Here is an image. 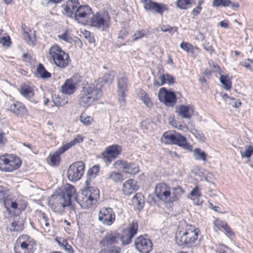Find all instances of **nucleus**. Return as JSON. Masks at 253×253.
I'll return each mask as SVG.
<instances>
[{
  "instance_id": "9d476101",
  "label": "nucleus",
  "mask_w": 253,
  "mask_h": 253,
  "mask_svg": "<svg viewBox=\"0 0 253 253\" xmlns=\"http://www.w3.org/2000/svg\"><path fill=\"white\" fill-rule=\"evenodd\" d=\"M138 230V223L136 220L132 221L124 229L122 235L120 236L122 244L128 245L132 241L133 237L136 234Z\"/></svg>"
},
{
  "instance_id": "58836bf2",
  "label": "nucleus",
  "mask_w": 253,
  "mask_h": 253,
  "mask_svg": "<svg viewBox=\"0 0 253 253\" xmlns=\"http://www.w3.org/2000/svg\"><path fill=\"white\" fill-rule=\"evenodd\" d=\"M61 154H62L59 153V151L58 150L53 154L50 155L49 159H50V164L52 165H56L58 164V163L60 161V155Z\"/></svg>"
},
{
  "instance_id": "6e6d98bb",
  "label": "nucleus",
  "mask_w": 253,
  "mask_h": 253,
  "mask_svg": "<svg viewBox=\"0 0 253 253\" xmlns=\"http://www.w3.org/2000/svg\"><path fill=\"white\" fill-rule=\"evenodd\" d=\"M220 226L224 229L225 232L229 236H231L233 235L234 234L233 232L231 231L230 228L226 222H221L220 224Z\"/></svg>"
},
{
  "instance_id": "79ce46f5",
  "label": "nucleus",
  "mask_w": 253,
  "mask_h": 253,
  "mask_svg": "<svg viewBox=\"0 0 253 253\" xmlns=\"http://www.w3.org/2000/svg\"><path fill=\"white\" fill-rule=\"evenodd\" d=\"M80 121L84 125H90L93 122L92 117L87 116L85 114H82L80 117Z\"/></svg>"
},
{
  "instance_id": "dca6fc26",
  "label": "nucleus",
  "mask_w": 253,
  "mask_h": 253,
  "mask_svg": "<svg viewBox=\"0 0 253 253\" xmlns=\"http://www.w3.org/2000/svg\"><path fill=\"white\" fill-rule=\"evenodd\" d=\"M81 81V77L76 74L69 79L66 80L61 86L62 92L66 94L73 93L76 89V85Z\"/></svg>"
},
{
  "instance_id": "c9c22d12",
  "label": "nucleus",
  "mask_w": 253,
  "mask_h": 253,
  "mask_svg": "<svg viewBox=\"0 0 253 253\" xmlns=\"http://www.w3.org/2000/svg\"><path fill=\"white\" fill-rule=\"evenodd\" d=\"M194 156L195 159L197 160L206 161V153L199 148H196L194 151Z\"/></svg>"
},
{
  "instance_id": "cd10ccee",
  "label": "nucleus",
  "mask_w": 253,
  "mask_h": 253,
  "mask_svg": "<svg viewBox=\"0 0 253 253\" xmlns=\"http://www.w3.org/2000/svg\"><path fill=\"white\" fill-rule=\"evenodd\" d=\"M92 13L91 8L87 5H79L74 16H87Z\"/></svg>"
},
{
  "instance_id": "9b49d317",
  "label": "nucleus",
  "mask_w": 253,
  "mask_h": 253,
  "mask_svg": "<svg viewBox=\"0 0 253 253\" xmlns=\"http://www.w3.org/2000/svg\"><path fill=\"white\" fill-rule=\"evenodd\" d=\"M115 212L111 208L103 207L99 211L98 220L104 225H112L115 220Z\"/></svg>"
},
{
  "instance_id": "09e8293b",
  "label": "nucleus",
  "mask_w": 253,
  "mask_h": 253,
  "mask_svg": "<svg viewBox=\"0 0 253 253\" xmlns=\"http://www.w3.org/2000/svg\"><path fill=\"white\" fill-rule=\"evenodd\" d=\"M0 43L4 47H9L11 44L10 37H2L0 39Z\"/></svg>"
},
{
  "instance_id": "603ef678",
  "label": "nucleus",
  "mask_w": 253,
  "mask_h": 253,
  "mask_svg": "<svg viewBox=\"0 0 253 253\" xmlns=\"http://www.w3.org/2000/svg\"><path fill=\"white\" fill-rule=\"evenodd\" d=\"M59 39L63 40L67 42H71L72 41V38L67 31H66L62 34L58 36Z\"/></svg>"
},
{
  "instance_id": "c756f323",
  "label": "nucleus",
  "mask_w": 253,
  "mask_h": 253,
  "mask_svg": "<svg viewBox=\"0 0 253 253\" xmlns=\"http://www.w3.org/2000/svg\"><path fill=\"white\" fill-rule=\"evenodd\" d=\"M132 203L138 207V208H142L144 204L143 195L140 193H136L132 199Z\"/></svg>"
},
{
  "instance_id": "ddd939ff",
  "label": "nucleus",
  "mask_w": 253,
  "mask_h": 253,
  "mask_svg": "<svg viewBox=\"0 0 253 253\" xmlns=\"http://www.w3.org/2000/svg\"><path fill=\"white\" fill-rule=\"evenodd\" d=\"M143 3L145 10L162 15L168 10V6L163 3H158L151 0H140Z\"/></svg>"
},
{
  "instance_id": "f8f14e48",
  "label": "nucleus",
  "mask_w": 253,
  "mask_h": 253,
  "mask_svg": "<svg viewBox=\"0 0 253 253\" xmlns=\"http://www.w3.org/2000/svg\"><path fill=\"white\" fill-rule=\"evenodd\" d=\"M127 78L125 75H121L118 81V100L121 106H125V97L127 91Z\"/></svg>"
},
{
  "instance_id": "680f3d73",
  "label": "nucleus",
  "mask_w": 253,
  "mask_h": 253,
  "mask_svg": "<svg viewBox=\"0 0 253 253\" xmlns=\"http://www.w3.org/2000/svg\"><path fill=\"white\" fill-rule=\"evenodd\" d=\"M128 32L126 29L121 30L118 34V38L124 39H125L128 35Z\"/></svg>"
},
{
  "instance_id": "a19ab883",
  "label": "nucleus",
  "mask_w": 253,
  "mask_h": 253,
  "mask_svg": "<svg viewBox=\"0 0 253 253\" xmlns=\"http://www.w3.org/2000/svg\"><path fill=\"white\" fill-rule=\"evenodd\" d=\"M231 1L230 0H213L212 6L214 7H225L229 5Z\"/></svg>"
},
{
  "instance_id": "6ab92c4d",
  "label": "nucleus",
  "mask_w": 253,
  "mask_h": 253,
  "mask_svg": "<svg viewBox=\"0 0 253 253\" xmlns=\"http://www.w3.org/2000/svg\"><path fill=\"white\" fill-rule=\"evenodd\" d=\"M114 167L116 169H123L125 172L131 174H135L139 171V168L135 164L123 160L116 161L114 163Z\"/></svg>"
},
{
  "instance_id": "ea45409f",
  "label": "nucleus",
  "mask_w": 253,
  "mask_h": 253,
  "mask_svg": "<svg viewBox=\"0 0 253 253\" xmlns=\"http://www.w3.org/2000/svg\"><path fill=\"white\" fill-rule=\"evenodd\" d=\"M140 97L141 99L147 107H151L152 103L150 98L146 92L144 91L142 92L140 94Z\"/></svg>"
},
{
  "instance_id": "4be33fe9",
  "label": "nucleus",
  "mask_w": 253,
  "mask_h": 253,
  "mask_svg": "<svg viewBox=\"0 0 253 253\" xmlns=\"http://www.w3.org/2000/svg\"><path fill=\"white\" fill-rule=\"evenodd\" d=\"M106 17V19H104L103 17H91L90 19V25L93 27L102 28L104 30L109 26L110 17Z\"/></svg>"
},
{
  "instance_id": "3c124183",
  "label": "nucleus",
  "mask_w": 253,
  "mask_h": 253,
  "mask_svg": "<svg viewBox=\"0 0 253 253\" xmlns=\"http://www.w3.org/2000/svg\"><path fill=\"white\" fill-rule=\"evenodd\" d=\"M99 171V167L98 166H94L89 169L87 171V174L92 177H95L96 174Z\"/></svg>"
},
{
  "instance_id": "c03bdc74",
  "label": "nucleus",
  "mask_w": 253,
  "mask_h": 253,
  "mask_svg": "<svg viewBox=\"0 0 253 253\" xmlns=\"http://www.w3.org/2000/svg\"><path fill=\"white\" fill-rule=\"evenodd\" d=\"M121 249L117 246H111L102 250L98 253H120Z\"/></svg>"
},
{
  "instance_id": "aec40b11",
  "label": "nucleus",
  "mask_w": 253,
  "mask_h": 253,
  "mask_svg": "<svg viewBox=\"0 0 253 253\" xmlns=\"http://www.w3.org/2000/svg\"><path fill=\"white\" fill-rule=\"evenodd\" d=\"M120 240V234L116 231H110L103 238L100 242L102 246H108L117 243Z\"/></svg>"
},
{
  "instance_id": "37998d69",
  "label": "nucleus",
  "mask_w": 253,
  "mask_h": 253,
  "mask_svg": "<svg viewBox=\"0 0 253 253\" xmlns=\"http://www.w3.org/2000/svg\"><path fill=\"white\" fill-rule=\"evenodd\" d=\"M160 29L163 32H168L171 35L177 31V28L171 27L169 25H162L160 26Z\"/></svg>"
},
{
  "instance_id": "bb28decb",
  "label": "nucleus",
  "mask_w": 253,
  "mask_h": 253,
  "mask_svg": "<svg viewBox=\"0 0 253 253\" xmlns=\"http://www.w3.org/2000/svg\"><path fill=\"white\" fill-rule=\"evenodd\" d=\"M190 199L193 201L194 204L199 205L203 203V200L201 197V193L198 186L195 187L190 192Z\"/></svg>"
},
{
  "instance_id": "bf43d9fd",
  "label": "nucleus",
  "mask_w": 253,
  "mask_h": 253,
  "mask_svg": "<svg viewBox=\"0 0 253 253\" xmlns=\"http://www.w3.org/2000/svg\"><path fill=\"white\" fill-rule=\"evenodd\" d=\"M25 40L30 44L33 45L34 44V38H31L27 32H24L23 34Z\"/></svg>"
},
{
  "instance_id": "b1692460",
  "label": "nucleus",
  "mask_w": 253,
  "mask_h": 253,
  "mask_svg": "<svg viewBox=\"0 0 253 253\" xmlns=\"http://www.w3.org/2000/svg\"><path fill=\"white\" fill-rule=\"evenodd\" d=\"M20 93L31 102L36 103L37 101L34 98V92L33 87L28 84H23L20 88Z\"/></svg>"
},
{
  "instance_id": "4c0bfd02",
  "label": "nucleus",
  "mask_w": 253,
  "mask_h": 253,
  "mask_svg": "<svg viewBox=\"0 0 253 253\" xmlns=\"http://www.w3.org/2000/svg\"><path fill=\"white\" fill-rule=\"evenodd\" d=\"M220 82L223 85L224 88L226 90H229L231 87V82L227 76L221 75L220 77Z\"/></svg>"
},
{
  "instance_id": "4468645a",
  "label": "nucleus",
  "mask_w": 253,
  "mask_h": 253,
  "mask_svg": "<svg viewBox=\"0 0 253 253\" xmlns=\"http://www.w3.org/2000/svg\"><path fill=\"white\" fill-rule=\"evenodd\" d=\"M134 246L137 251L142 253H149L152 249V242L146 235L136 238L134 240Z\"/></svg>"
},
{
  "instance_id": "7c9ffc66",
  "label": "nucleus",
  "mask_w": 253,
  "mask_h": 253,
  "mask_svg": "<svg viewBox=\"0 0 253 253\" xmlns=\"http://www.w3.org/2000/svg\"><path fill=\"white\" fill-rule=\"evenodd\" d=\"M37 72L39 76L42 78H48L51 77V74L45 70L43 65L41 63L38 65Z\"/></svg>"
},
{
  "instance_id": "5fc2aeb1",
  "label": "nucleus",
  "mask_w": 253,
  "mask_h": 253,
  "mask_svg": "<svg viewBox=\"0 0 253 253\" xmlns=\"http://www.w3.org/2000/svg\"><path fill=\"white\" fill-rule=\"evenodd\" d=\"M73 144L71 142V141H70L68 143H67L63 145L61 147H60L58 149V150L59 151V153L63 154L67 150H69L70 148H71L72 146H73Z\"/></svg>"
},
{
  "instance_id": "f704fd0d",
  "label": "nucleus",
  "mask_w": 253,
  "mask_h": 253,
  "mask_svg": "<svg viewBox=\"0 0 253 253\" xmlns=\"http://www.w3.org/2000/svg\"><path fill=\"white\" fill-rule=\"evenodd\" d=\"M242 158H250L253 154V145H246L244 151H240Z\"/></svg>"
},
{
  "instance_id": "f3484780",
  "label": "nucleus",
  "mask_w": 253,
  "mask_h": 253,
  "mask_svg": "<svg viewBox=\"0 0 253 253\" xmlns=\"http://www.w3.org/2000/svg\"><path fill=\"white\" fill-rule=\"evenodd\" d=\"M5 109L17 116L22 117L26 114L27 110L23 104L19 101H9L5 103Z\"/></svg>"
},
{
  "instance_id": "2eb2a0df",
  "label": "nucleus",
  "mask_w": 253,
  "mask_h": 253,
  "mask_svg": "<svg viewBox=\"0 0 253 253\" xmlns=\"http://www.w3.org/2000/svg\"><path fill=\"white\" fill-rule=\"evenodd\" d=\"M158 97L160 100L167 106L172 107L175 104L176 97L175 93L173 91L167 90L165 87L160 89Z\"/></svg>"
},
{
  "instance_id": "f03ea898",
  "label": "nucleus",
  "mask_w": 253,
  "mask_h": 253,
  "mask_svg": "<svg viewBox=\"0 0 253 253\" xmlns=\"http://www.w3.org/2000/svg\"><path fill=\"white\" fill-rule=\"evenodd\" d=\"M75 194L76 190L74 186L70 184H66L60 193H54L50 197L48 201V205L54 212H62L66 207L71 205L73 197Z\"/></svg>"
},
{
  "instance_id": "72a5a7b5",
  "label": "nucleus",
  "mask_w": 253,
  "mask_h": 253,
  "mask_svg": "<svg viewBox=\"0 0 253 253\" xmlns=\"http://www.w3.org/2000/svg\"><path fill=\"white\" fill-rule=\"evenodd\" d=\"M18 206L19 210H23L26 208L27 206L26 203L24 201L23 203L21 205V204L19 203V201H17L14 198L10 203L9 209L12 208L14 210H16L18 209Z\"/></svg>"
},
{
  "instance_id": "6e6552de",
  "label": "nucleus",
  "mask_w": 253,
  "mask_h": 253,
  "mask_svg": "<svg viewBox=\"0 0 253 253\" xmlns=\"http://www.w3.org/2000/svg\"><path fill=\"white\" fill-rule=\"evenodd\" d=\"M27 236H21L16 241L14 251L15 253H33L36 245L33 240L27 239Z\"/></svg>"
},
{
  "instance_id": "e433bc0d",
  "label": "nucleus",
  "mask_w": 253,
  "mask_h": 253,
  "mask_svg": "<svg viewBox=\"0 0 253 253\" xmlns=\"http://www.w3.org/2000/svg\"><path fill=\"white\" fill-rule=\"evenodd\" d=\"M192 3V0H177L176 5L180 9H186L191 6Z\"/></svg>"
},
{
  "instance_id": "423d86ee",
  "label": "nucleus",
  "mask_w": 253,
  "mask_h": 253,
  "mask_svg": "<svg viewBox=\"0 0 253 253\" xmlns=\"http://www.w3.org/2000/svg\"><path fill=\"white\" fill-rule=\"evenodd\" d=\"M48 58L52 60L53 63L59 68H65L70 62L68 53L63 51L57 44H54L50 47L48 50Z\"/></svg>"
},
{
  "instance_id": "5701e85b",
  "label": "nucleus",
  "mask_w": 253,
  "mask_h": 253,
  "mask_svg": "<svg viewBox=\"0 0 253 253\" xmlns=\"http://www.w3.org/2000/svg\"><path fill=\"white\" fill-rule=\"evenodd\" d=\"M193 107L191 105H180L176 108V112L183 118L190 119L193 115Z\"/></svg>"
},
{
  "instance_id": "a211bd4d",
  "label": "nucleus",
  "mask_w": 253,
  "mask_h": 253,
  "mask_svg": "<svg viewBox=\"0 0 253 253\" xmlns=\"http://www.w3.org/2000/svg\"><path fill=\"white\" fill-rule=\"evenodd\" d=\"M122 150L121 146L112 145L106 147L101 155L105 161L110 163L121 154Z\"/></svg>"
},
{
  "instance_id": "39448f33",
  "label": "nucleus",
  "mask_w": 253,
  "mask_h": 253,
  "mask_svg": "<svg viewBox=\"0 0 253 253\" xmlns=\"http://www.w3.org/2000/svg\"><path fill=\"white\" fill-rule=\"evenodd\" d=\"M102 84H93L84 90V93L79 99V104L81 106L87 107L90 106L94 101L97 100L102 96Z\"/></svg>"
},
{
  "instance_id": "13d9d810",
  "label": "nucleus",
  "mask_w": 253,
  "mask_h": 253,
  "mask_svg": "<svg viewBox=\"0 0 253 253\" xmlns=\"http://www.w3.org/2000/svg\"><path fill=\"white\" fill-rule=\"evenodd\" d=\"M62 247L69 253H72L73 252V248L72 246L68 244L67 241L66 240H62Z\"/></svg>"
},
{
  "instance_id": "1a4fd4ad",
  "label": "nucleus",
  "mask_w": 253,
  "mask_h": 253,
  "mask_svg": "<svg viewBox=\"0 0 253 253\" xmlns=\"http://www.w3.org/2000/svg\"><path fill=\"white\" fill-rule=\"evenodd\" d=\"M84 165L81 162L72 164L67 170V177L72 181H76L81 179L84 173Z\"/></svg>"
},
{
  "instance_id": "c85d7f7f",
  "label": "nucleus",
  "mask_w": 253,
  "mask_h": 253,
  "mask_svg": "<svg viewBox=\"0 0 253 253\" xmlns=\"http://www.w3.org/2000/svg\"><path fill=\"white\" fill-rule=\"evenodd\" d=\"M176 131H168L165 132L162 137V141L166 144H173L174 140Z\"/></svg>"
},
{
  "instance_id": "0e129e2a",
  "label": "nucleus",
  "mask_w": 253,
  "mask_h": 253,
  "mask_svg": "<svg viewBox=\"0 0 253 253\" xmlns=\"http://www.w3.org/2000/svg\"><path fill=\"white\" fill-rule=\"evenodd\" d=\"M166 83L169 84H173L174 83V78L171 75L166 74Z\"/></svg>"
},
{
  "instance_id": "a18cd8bd",
  "label": "nucleus",
  "mask_w": 253,
  "mask_h": 253,
  "mask_svg": "<svg viewBox=\"0 0 253 253\" xmlns=\"http://www.w3.org/2000/svg\"><path fill=\"white\" fill-rule=\"evenodd\" d=\"M240 65L244 66L247 70L253 71V60L251 59H246L242 63H240Z\"/></svg>"
},
{
  "instance_id": "f257e3e1",
  "label": "nucleus",
  "mask_w": 253,
  "mask_h": 253,
  "mask_svg": "<svg viewBox=\"0 0 253 253\" xmlns=\"http://www.w3.org/2000/svg\"><path fill=\"white\" fill-rule=\"evenodd\" d=\"M200 231L196 227L181 222L178 226L175 234L174 239L179 246L192 247L198 242Z\"/></svg>"
},
{
  "instance_id": "052dcab7",
  "label": "nucleus",
  "mask_w": 253,
  "mask_h": 253,
  "mask_svg": "<svg viewBox=\"0 0 253 253\" xmlns=\"http://www.w3.org/2000/svg\"><path fill=\"white\" fill-rule=\"evenodd\" d=\"M84 140V137L80 135H77L72 140H71V142L73 144V145H75L78 143H81Z\"/></svg>"
},
{
  "instance_id": "338daca9",
  "label": "nucleus",
  "mask_w": 253,
  "mask_h": 253,
  "mask_svg": "<svg viewBox=\"0 0 253 253\" xmlns=\"http://www.w3.org/2000/svg\"><path fill=\"white\" fill-rule=\"evenodd\" d=\"M201 9V6L200 5H197L195 8L193 9L192 11L193 14L196 15L198 14L200 12Z\"/></svg>"
},
{
  "instance_id": "774afa93",
  "label": "nucleus",
  "mask_w": 253,
  "mask_h": 253,
  "mask_svg": "<svg viewBox=\"0 0 253 253\" xmlns=\"http://www.w3.org/2000/svg\"><path fill=\"white\" fill-rule=\"evenodd\" d=\"M219 25L224 28H227L228 27V23L227 20H223L219 22Z\"/></svg>"
},
{
  "instance_id": "7ed1b4c3",
  "label": "nucleus",
  "mask_w": 253,
  "mask_h": 253,
  "mask_svg": "<svg viewBox=\"0 0 253 253\" xmlns=\"http://www.w3.org/2000/svg\"><path fill=\"white\" fill-rule=\"evenodd\" d=\"M156 197L166 204H172L184 193L181 187L177 186L171 188L164 183H160L156 185L155 189Z\"/></svg>"
},
{
  "instance_id": "69168bd1",
  "label": "nucleus",
  "mask_w": 253,
  "mask_h": 253,
  "mask_svg": "<svg viewBox=\"0 0 253 253\" xmlns=\"http://www.w3.org/2000/svg\"><path fill=\"white\" fill-rule=\"evenodd\" d=\"M177 128L179 130H180L183 132H186L189 129V127L187 126H186L185 124L183 125L181 124H179L178 126H177Z\"/></svg>"
},
{
  "instance_id": "49530a36",
  "label": "nucleus",
  "mask_w": 253,
  "mask_h": 253,
  "mask_svg": "<svg viewBox=\"0 0 253 253\" xmlns=\"http://www.w3.org/2000/svg\"><path fill=\"white\" fill-rule=\"evenodd\" d=\"M40 221L42 226H44L46 227H48L49 226L50 224L48 221V217L44 213L41 212L40 215Z\"/></svg>"
},
{
  "instance_id": "de8ad7c7",
  "label": "nucleus",
  "mask_w": 253,
  "mask_h": 253,
  "mask_svg": "<svg viewBox=\"0 0 253 253\" xmlns=\"http://www.w3.org/2000/svg\"><path fill=\"white\" fill-rule=\"evenodd\" d=\"M180 47L181 49L186 52H192L194 49L193 46L187 42H182L180 44Z\"/></svg>"
},
{
  "instance_id": "864d4df0",
  "label": "nucleus",
  "mask_w": 253,
  "mask_h": 253,
  "mask_svg": "<svg viewBox=\"0 0 253 253\" xmlns=\"http://www.w3.org/2000/svg\"><path fill=\"white\" fill-rule=\"evenodd\" d=\"M14 198L11 195H8L5 197L3 201V205L7 210H9V205L10 202L13 200Z\"/></svg>"
},
{
  "instance_id": "473e14b6",
  "label": "nucleus",
  "mask_w": 253,
  "mask_h": 253,
  "mask_svg": "<svg viewBox=\"0 0 253 253\" xmlns=\"http://www.w3.org/2000/svg\"><path fill=\"white\" fill-rule=\"evenodd\" d=\"M149 33V30L146 29H141V30H138L133 35L132 40L134 41H135L143 37H146Z\"/></svg>"
},
{
  "instance_id": "a878e982",
  "label": "nucleus",
  "mask_w": 253,
  "mask_h": 253,
  "mask_svg": "<svg viewBox=\"0 0 253 253\" xmlns=\"http://www.w3.org/2000/svg\"><path fill=\"white\" fill-rule=\"evenodd\" d=\"M173 144L177 145L187 150H192V146L187 143L186 138L178 132H176Z\"/></svg>"
},
{
  "instance_id": "412c9836",
  "label": "nucleus",
  "mask_w": 253,
  "mask_h": 253,
  "mask_svg": "<svg viewBox=\"0 0 253 253\" xmlns=\"http://www.w3.org/2000/svg\"><path fill=\"white\" fill-rule=\"evenodd\" d=\"M79 5V2L78 0H68L61 6L62 12L67 16H72L73 14L75 15Z\"/></svg>"
},
{
  "instance_id": "20e7f679",
  "label": "nucleus",
  "mask_w": 253,
  "mask_h": 253,
  "mask_svg": "<svg viewBox=\"0 0 253 253\" xmlns=\"http://www.w3.org/2000/svg\"><path fill=\"white\" fill-rule=\"evenodd\" d=\"M99 198V191L96 187L84 188L80 193L76 194L73 199L83 209H89L95 205Z\"/></svg>"
},
{
  "instance_id": "4d7b16f0",
  "label": "nucleus",
  "mask_w": 253,
  "mask_h": 253,
  "mask_svg": "<svg viewBox=\"0 0 253 253\" xmlns=\"http://www.w3.org/2000/svg\"><path fill=\"white\" fill-rule=\"evenodd\" d=\"M228 104L231 105L233 107L238 108L241 106L242 103L239 99L231 98L229 102H228Z\"/></svg>"
},
{
  "instance_id": "0eeeda50",
  "label": "nucleus",
  "mask_w": 253,
  "mask_h": 253,
  "mask_svg": "<svg viewBox=\"0 0 253 253\" xmlns=\"http://www.w3.org/2000/svg\"><path fill=\"white\" fill-rule=\"evenodd\" d=\"M21 165L20 159L15 156L3 155L0 156V170L5 172L12 171Z\"/></svg>"
},
{
  "instance_id": "e2e57ef3",
  "label": "nucleus",
  "mask_w": 253,
  "mask_h": 253,
  "mask_svg": "<svg viewBox=\"0 0 253 253\" xmlns=\"http://www.w3.org/2000/svg\"><path fill=\"white\" fill-rule=\"evenodd\" d=\"M7 140L5 137V134L0 129V146H3L6 142Z\"/></svg>"
},
{
  "instance_id": "2f4dec72",
  "label": "nucleus",
  "mask_w": 253,
  "mask_h": 253,
  "mask_svg": "<svg viewBox=\"0 0 253 253\" xmlns=\"http://www.w3.org/2000/svg\"><path fill=\"white\" fill-rule=\"evenodd\" d=\"M107 178L116 183L121 182L124 179L123 175L119 172H111Z\"/></svg>"
},
{
  "instance_id": "393cba45",
  "label": "nucleus",
  "mask_w": 253,
  "mask_h": 253,
  "mask_svg": "<svg viewBox=\"0 0 253 253\" xmlns=\"http://www.w3.org/2000/svg\"><path fill=\"white\" fill-rule=\"evenodd\" d=\"M138 189L136 181L133 179H128L123 184V190L125 195H129L135 192Z\"/></svg>"
},
{
  "instance_id": "8fccbe9b",
  "label": "nucleus",
  "mask_w": 253,
  "mask_h": 253,
  "mask_svg": "<svg viewBox=\"0 0 253 253\" xmlns=\"http://www.w3.org/2000/svg\"><path fill=\"white\" fill-rule=\"evenodd\" d=\"M114 78V72H112L109 73L105 74L104 75L102 80L104 83H111L113 81Z\"/></svg>"
}]
</instances>
